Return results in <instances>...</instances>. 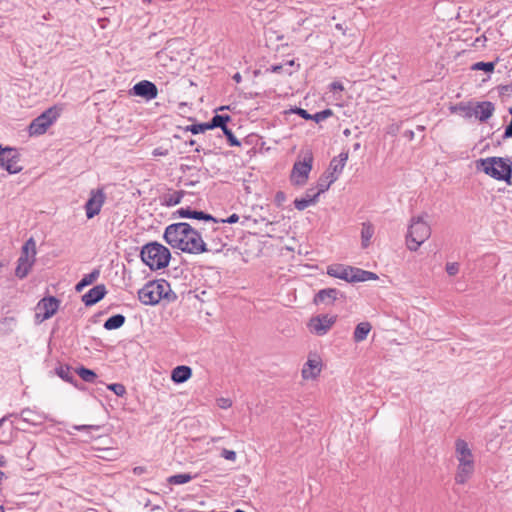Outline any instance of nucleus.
<instances>
[{
	"mask_svg": "<svg viewBox=\"0 0 512 512\" xmlns=\"http://www.w3.org/2000/svg\"><path fill=\"white\" fill-rule=\"evenodd\" d=\"M164 239L171 247L186 253L201 254L208 251L200 232L186 222L167 226Z\"/></svg>",
	"mask_w": 512,
	"mask_h": 512,
	"instance_id": "nucleus-1",
	"label": "nucleus"
},
{
	"mask_svg": "<svg viewBox=\"0 0 512 512\" xmlns=\"http://www.w3.org/2000/svg\"><path fill=\"white\" fill-rule=\"evenodd\" d=\"M138 298L144 305H156L162 299L169 302L176 300L177 296L171 291L166 280H154L146 283L139 291Z\"/></svg>",
	"mask_w": 512,
	"mask_h": 512,
	"instance_id": "nucleus-2",
	"label": "nucleus"
},
{
	"mask_svg": "<svg viewBox=\"0 0 512 512\" xmlns=\"http://www.w3.org/2000/svg\"><path fill=\"white\" fill-rule=\"evenodd\" d=\"M140 256L151 270H160L167 267L171 259L170 250L158 242H150L144 245Z\"/></svg>",
	"mask_w": 512,
	"mask_h": 512,
	"instance_id": "nucleus-3",
	"label": "nucleus"
},
{
	"mask_svg": "<svg viewBox=\"0 0 512 512\" xmlns=\"http://www.w3.org/2000/svg\"><path fill=\"white\" fill-rule=\"evenodd\" d=\"M431 235V228L422 216L413 217L406 236L407 247L416 251Z\"/></svg>",
	"mask_w": 512,
	"mask_h": 512,
	"instance_id": "nucleus-4",
	"label": "nucleus"
},
{
	"mask_svg": "<svg viewBox=\"0 0 512 512\" xmlns=\"http://www.w3.org/2000/svg\"><path fill=\"white\" fill-rule=\"evenodd\" d=\"M480 165L482 170L489 176L497 180H505L509 182L512 175V163L510 160L503 158L491 157L481 159Z\"/></svg>",
	"mask_w": 512,
	"mask_h": 512,
	"instance_id": "nucleus-5",
	"label": "nucleus"
},
{
	"mask_svg": "<svg viewBox=\"0 0 512 512\" xmlns=\"http://www.w3.org/2000/svg\"><path fill=\"white\" fill-rule=\"evenodd\" d=\"M62 109L58 106H52L42 114L32 120L28 127L30 136H39L44 134L49 127L58 119Z\"/></svg>",
	"mask_w": 512,
	"mask_h": 512,
	"instance_id": "nucleus-6",
	"label": "nucleus"
},
{
	"mask_svg": "<svg viewBox=\"0 0 512 512\" xmlns=\"http://www.w3.org/2000/svg\"><path fill=\"white\" fill-rule=\"evenodd\" d=\"M312 163L313 155L311 152H307L302 161L295 162L291 172V182L298 186L304 185L308 180Z\"/></svg>",
	"mask_w": 512,
	"mask_h": 512,
	"instance_id": "nucleus-7",
	"label": "nucleus"
},
{
	"mask_svg": "<svg viewBox=\"0 0 512 512\" xmlns=\"http://www.w3.org/2000/svg\"><path fill=\"white\" fill-rule=\"evenodd\" d=\"M19 160L20 156L15 148H3L0 145V166L2 168L10 174H16L22 170V167L18 165Z\"/></svg>",
	"mask_w": 512,
	"mask_h": 512,
	"instance_id": "nucleus-8",
	"label": "nucleus"
},
{
	"mask_svg": "<svg viewBox=\"0 0 512 512\" xmlns=\"http://www.w3.org/2000/svg\"><path fill=\"white\" fill-rule=\"evenodd\" d=\"M60 301L53 296L41 299L36 306L35 317L39 322L51 318L58 310Z\"/></svg>",
	"mask_w": 512,
	"mask_h": 512,
	"instance_id": "nucleus-9",
	"label": "nucleus"
},
{
	"mask_svg": "<svg viewBox=\"0 0 512 512\" xmlns=\"http://www.w3.org/2000/svg\"><path fill=\"white\" fill-rule=\"evenodd\" d=\"M337 316L328 314L312 317L308 323L310 331L318 336L325 335L335 324Z\"/></svg>",
	"mask_w": 512,
	"mask_h": 512,
	"instance_id": "nucleus-10",
	"label": "nucleus"
},
{
	"mask_svg": "<svg viewBox=\"0 0 512 512\" xmlns=\"http://www.w3.org/2000/svg\"><path fill=\"white\" fill-rule=\"evenodd\" d=\"M105 202V194L102 189L91 190L90 197L85 204L86 216L88 219L98 215Z\"/></svg>",
	"mask_w": 512,
	"mask_h": 512,
	"instance_id": "nucleus-11",
	"label": "nucleus"
},
{
	"mask_svg": "<svg viewBox=\"0 0 512 512\" xmlns=\"http://www.w3.org/2000/svg\"><path fill=\"white\" fill-rule=\"evenodd\" d=\"M132 94L142 97L146 100L155 99L158 95L157 86L148 80H142L136 83L132 88Z\"/></svg>",
	"mask_w": 512,
	"mask_h": 512,
	"instance_id": "nucleus-12",
	"label": "nucleus"
},
{
	"mask_svg": "<svg viewBox=\"0 0 512 512\" xmlns=\"http://www.w3.org/2000/svg\"><path fill=\"white\" fill-rule=\"evenodd\" d=\"M355 270V267L336 264L328 267L327 274L347 282H355Z\"/></svg>",
	"mask_w": 512,
	"mask_h": 512,
	"instance_id": "nucleus-13",
	"label": "nucleus"
},
{
	"mask_svg": "<svg viewBox=\"0 0 512 512\" xmlns=\"http://www.w3.org/2000/svg\"><path fill=\"white\" fill-rule=\"evenodd\" d=\"M322 362L319 356H309L307 362L302 369V377L304 379H315L321 372Z\"/></svg>",
	"mask_w": 512,
	"mask_h": 512,
	"instance_id": "nucleus-14",
	"label": "nucleus"
},
{
	"mask_svg": "<svg viewBox=\"0 0 512 512\" xmlns=\"http://www.w3.org/2000/svg\"><path fill=\"white\" fill-rule=\"evenodd\" d=\"M495 106L490 101L477 102L474 105L473 116L481 122H486L494 113Z\"/></svg>",
	"mask_w": 512,
	"mask_h": 512,
	"instance_id": "nucleus-15",
	"label": "nucleus"
},
{
	"mask_svg": "<svg viewBox=\"0 0 512 512\" xmlns=\"http://www.w3.org/2000/svg\"><path fill=\"white\" fill-rule=\"evenodd\" d=\"M107 293L106 287L103 284H99L90 289L86 294L82 296V301L86 306H92L102 300Z\"/></svg>",
	"mask_w": 512,
	"mask_h": 512,
	"instance_id": "nucleus-16",
	"label": "nucleus"
},
{
	"mask_svg": "<svg viewBox=\"0 0 512 512\" xmlns=\"http://www.w3.org/2000/svg\"><path fill=\"white\" fill-rule=\"evenodd\" d=\"M177 214L182 218H193L197 220H204L207 222H212L213 224L219 223L218 219L213 217L211 214L205 213L203 211L191 210L189 207L180 208L177 211Z\"/></svg>",
	"mask_w": 512,
	"mask_h": 512,
	"instance_id": "nucleus-17",
	"label": "nucleus"
},
{
	"mask_svg": "<svg viewBox=\"0 0 512 512\" xmlns=\"http://www.w3.org/2000/svg\"><path fill=\"white\" fill-rule=\"evenodd\" d=\"M338 296H343V294L337 290L336 288H326L320 290L314 297V303L320 304L324 303L326 305L332 304Z\"/></svg>",
	"mask_w": 512,
	"mask_h": 512,
	"instance_id": "nucleus-18",
	"label": "nucleus"
},
{
	"mask_svg": "<svg viewBox=\"0 0 512 512\" xmlns=\"http://www.w3.org/2000/svg\"><path fill=\"white\" fill-rule=\"evenodd\" d=\"M456 457L459 464L474 463L473 455L466 441L458 439L455 443Z\"/></svg>",
	"mask_w": 512,
	"mask_h": 512,
	"instance_id": "nucleus-19",
	"label": "nucleus"
},
{
	"mask_svg": "<svg viewBox=\"0 0 512 512\" xmlns=\"http://www.w3.org/2000/svg\"><path fill=\"white\" fill-rule=\"evenodd\" d=\"M347 160H348V152L340 153L338 155V157H334L331 160L326 172L331 175H337V177H338L341 174L342 170L344 169Z\"/></svg>",
	"mask_w": 512,
	"mask_h": 512,
	"instance_id": "nucleus-20",
	"label": "nucleus"
},
{
	"mask_svg": "<svg viewBox=\"0 0 512 512\" xmlns=\"http://www.w3.org/2000/svg\"><path fill=\"white\" fill-rule=\"evenodd\" d=\"M36 242L33 238H29L22 247L21 256L18 261L35 262Z\"/></svg>",
	"mask_w": 512,
	"mask_h": 512,
	"instance_id": "nucleus-21",
	"label": "nucleus"
},
{
	"mask_svg": "<svg viewBox=\"0 0 512 512\" xmlns=\"http://www.w3.org/2000/svg\"><path fill=\"white\" fill-rule=\"evenodd\" d=\"M319 195L320 194L318 192L312 193V189H309L306 192L305 197L295 199L294 206L297 210L303 211L309 206L315 204Z\"/></svg>",
	"mask_w": 512,
	"mask_h": 512,
	"instance_id": "nucleus-22",
	"label": "nucleus"
},
{
	"mask_svg": "<svg viewBox=\"0 0 512 512\" xmlns=\"http://www.w3.org/2000/svg\"><path fill=\"white\" fill-rule=\"evenodd\" d=\"M192 375V369L189 366L181 365L172 370L171 379L175 383H184Z\"/></svg>",
	"mask_w": 512,
	"mask_h": 512,
	"instance_id": "nucleus-23",
	"label": "nucleus"
},
{
	"mask_svg": "<svg viewBox=\"0 0 512 512\" xmlns=\"http://www.w3.org/2000/svg\"><path fill=\"white\" fill-rule=\"evenodd\" d=\"M474 463H462L458 465L455 481L458 484H464L473 474Z\"/></svg>",
	"mask_w": 512,
	"mask_h": 512,
	"instance_id": "nucleus-24",
	"label": "nucleus"
},
{
	"mask_svg": "<svg viewBox=\"0 0 512 512\" xmlns=\"http://www.w3.org/2000/svg\"><path fill=\"white\" fill-rule=\"evenodd\" d=\"M374 235V226L370 222H365L362 224L361 229V246L366 249L370 243L371 239Z\"/></svg>",
	"mask_w": 512,
	"mask_h": 512,
	"instance_id": "nucleus-25",
	"label": "nucleus"
},
{
	"mask_svg": "<svg viewBox=\"0 0 512 512\" xmlns=\"http://www.w3.org/2000/svg\"><path fill=\"white\" fill-rule=\"evenodd\" d=\"M371 328L372 327L369 322L359 323L354 330V334H353L354 341L357 343L364 341L367 338L369 332L371 331Z\"/></svg>",
	"mask_w": 512,
	"mask_h": 512,
	"instance_id": "nucleus-26",
	"label": "nucleus"
},
{
	"mask_svg": "<svg viewBox=\"0 0 512 512\" xmlns=\"http://www.w3.org/2000/svg\"><path fill=\"white\" fill-rule=\"evenodd\" d=\"M452 113L459 114L465 118L473 117L474 106L471 103H458L450 107Z\"/></svg>",
	"mask_w": 512,
	"mask_h": 512,
	"instance_id": "nucleus-27",
	"label": "nucleus"
},
{
	"mask_svg": "<svg viewBox=\"0 0 512 512\" xmlns=\"http://www.w3.org/2000/svg\"><path fill=\"white\" fill-rule=\"evenodd\" d=\"M337 180V175H331L327 172L321 175L317 182V189L318 193H324L327 191L332 183H334Z\"/></svg>",
	"mask_w": 512,
	"mask_h": 512,
	"instance_id": "nucleus-28",
	"label": "nucleus"
},
{
	"mask_svg": "<svg viewBox=\"0 0 512 512\" xmlns=\"http://www.w3.org/2000/svg\"><path fill=\"white\" fill-rule=\"evenodd\" d=\"M20 417L23 421L30 423L32 425L41 424L43 421V416L36 413L31 409H23L20 413Z\"/></svg>",
	"mask_w": 512,
	"mask_h": 512,
	"instance_id": "nucleus-29",
	"label": "nucleus"
},
{
	"mask_svg": "<svg viewBox=\"0 0 512 512\" xmlns=\"http://www.w3.org/2000/svg\"><path fill=\"white\" fill-rule=\"evenodd\" d=\"M125 323V317L122 314H116L111 317H109L105 323L104 328L106 330H114L118 329Z\"/></svg>",
	"mask_w": 512,
	"mask_h": 512,
	"instance_id": "nucleus-30",
	"label": "nucleus"
},
{
	"mask_svg": "<svg viewBox=\"0 0 512 512\" xmlns=\"http://www.w3.org/2000/svg\"><path fill=\"white\" fill-rule=\"evenodd\" d=\"M99 277V271L93 270L91 273L84 275L80 282L77 283L75 289L77 292L83 290L84 287L92 284Z\"/></svg>",
	"mask_w": 512,
	"mask_h": 512,
	"instance_id": "nucleus-31",
	"label": "nucleus"
},
{
	"mask_svg": "<svg viewBox=\"0 0 512 512\" xmlns=\"http://www.w3.org/2000/svg\"><path fill=\"white\" fill-rule=\"evenodd\" d=\"M230 116L229 115H219V114H216L215 116H213V118L211 119V121L208 124L207 127H209V129H213V128H216V127H219L222 129V131L224 130V128H227V122L230 121Z\"/></svg>",
	"mask_w": 512,
	"mask_h": 512,
	"instance_id": "nucleus-32",
	"label": "nucleus"
},
{
	"mask_svg": "<svg viewBox=\"0 0 512 512\" xmlns=\"http://www.w3.org/2000/svg\"><path fill=\"white\" fill-rule=\"evenodd\" d=\"M33 264V262L18 261L15 269V275L20 279L25 278L30 272Z\"/></svg>",
	"mask_w": 512,
	"mask_h": 512,
	"instance_id": "nucleus-33",
	"label": "nucleus"
},
{
	"mask_svg": "<svg viewBox=\"0 0 512 512\" xmlns=\"http://www.w3.org/2000/svg\"><path fill=\"white\" fill-rule=\"evenodd\" d=\"M77 375L85 382L93 383L97 377L96 373L88 368L79 367L76 369Z\"/></svg>",
	"mask_w": 512,
	"mask_h": 512,
	"instance_id": "nucleus-34",
	"label": "nucleus"
},
{
	"mask_svg": "<svg viewBox=\"0 0 512 512\" xmlns=\"http://www.w3.org/2000/svg\"><path fill=\"white\" fill-rule=\"evenodd\" d=\"M355 282H364L368 280H376L378 276L370 271H365L360 268H356L355 270Z\"/></svg>",
	"mask_w": 512,
	"mask_h": 512,
	"instance_id": "nucleus-35",
	"label": "nucleus"
},
{
	"mask_svg": "<svg viewBox=\"0 0 512 512\" xmlns=\"http://www.w3.org/2000/svg\"><path fill=\"white\" fill-rule=\"evenodd\" d=\"M185 192L184 191H175L171 194L165 196V203L167 206H174L181 202Z\"/></svg>",
	"mask_w": 512,
	"mask_h": 512,
	"instance_id": "nucleus-36",
	"label": "nucleus"
},
{
	"mask_svg": "<svg viewBox=\"0 0 512 512\" xmlns=\"http://www.w3.org/2000/svg\"><path fill=\"white\" fill-rule=\"evenodd\" d=\"M191 479L192 476L188 473L176 474L168 478V483L174 485L185 484L189 482Z\"/></svg>",
	"mask_w": 512,
	"mask_h": 512,
	"instance_id": "nucleus-37",
	"label": "nucleus"
},
{
	"mask_svg": "<svg viewBox=\"0 0 512 512\" xmlns=\"http://www.w3.org/2000/svg\"><path fill=\"white\" fill-rule=\"evenodd\" d=\"M495 69V62H476L471 66V70H482L487 73H492Z\"/></svg>",
	"mask_w": 512,
	"mask_h": 512,
	"instance_id": "nucleus-38",
	"label": "nucleus"
},
{
	"mask_svg": "<svg viewBox=\"0 0 512 512\" xmlns=\"http://www.w3.org/2000/svg\"><path fill=\"white\" fill-rule=\"evenodd\" d=\"M286 66H289V67H292L294 66V61L293 60H290L288 62H286L285 64H278V65H273L271 66V68L267 69V71H270L272 73H281V72H285L287 73L288 75H291L292 74V71L287 69Z\"/></svg>",
	"mask_w": 512,
	"mask_h": 512,
	"instance_id": "nucleus-39",
	"label": "nucleus"
},
{
	"mask_svg": "<svg viewBox=\"0 0 512 512\" xmlns=\"http://www.w3.org/2000/svg\"><path fill=\"white\" fill-rule=\"evenodd\" d=\"M107 388L111 391H113L117 396L122 397L126 393V388L123 384L120 383H113L109 384Z\"/></svg>",
	"mask_w": 512,
	"mask_h": 512,
	"instance_id": "nucleus-40",
	"label": "nucleus"
},
{
	"mask_svg": "<svg viewBox=\"0 0 512 512\" xmlns=\"http://www.w3.org/2000/svg\"><path fill=\"white\" fill-rule=\"evenodd\" d=\"M57 374L59 375L60 378H62L63 380L67 381V382H70L72 383L73 381V375L69 369V367H66V368H63L61 367L60 369H58L57 371Z\"/></svg>",
	"mask_w": 512,
	"mask_h": 512,
	"instance_id": "nucleus-41",
	"label": "nucleus"
},
{
	"mask_svg": "<svg viewBox=\"0 0 512 512\" xmlns=\"http://www.w3.org/2000/svg\"><path fill=\"white\" fill-rule=\"evenodd\" d=\"M332 115V111L330 109L323 110L321 112H318L314 115H312V120H314L316 123H319L328 117Z\"/></svg>",
	"mask_w": 512,
	"mask_h": 512,
	"instance_id": "nucleus-42",
	"label": "nucleus"
},
{
	"mask_svg": "<svg viewBox=\"0 0 512 512\" xmlns=\"http://www.w3.org/2000/svg\"><path fill=\"white\" fill-rule=\"evenodd\" d=\"M223 133L224 135L227 137V140L229 142V144L231 146H239L240 145V142L238 141V139L235 137L234 133L231 131V129H229L228 127L227 128H224L223 130Z\"/></svg>",
	"mask_w": 512,
	"mask_h": 512,
	"instance_id": "nucleus-43",
	"label": "nucleus"
},
{
	"mask_svg": "<svg viewBox=\"0 0 512 512\" xmlns=\"http://www.w3.org/2000/svg\"><path fill=\"white\" fill-rule=\"evenodd\" d=\"M207 126H208L207 123L193 124L188 128V130H190L193 134H198V133H202L206 130H209V127H207Z\"/></svg>",
	"mask_w": 512,
	"mask_h": 512,
	"instance_id": "nucleus-44",
	"label": "nucleus"
},
{
	"mask_svg": "<svg viewBox=\"0 0 512 512\" xmlns=\"http://www.w3.org/2000/svg\"><path fill=\"white\" fill-rule=\"evenodd\" d=\"M446 272L450 276H454L459 272V264L457 262H450L446 264Z\"/></svg>",
	"mask_w": 512,
	"mask_h": 512,
	"instance_id": "nucleus-45",
	"label": "nucleus"
},
{
	"mask_svg": "<svg viewBox=\"0 0 512 512\" xmlns=\"http://www.w3.org/2000/svg\"><path fill=\"white\" fill-rule=\"evenodd\" d=\"M217 405L221 409H228L232 406V401L229 398H219Z\"/></svg>",
	"mask_w": 512,
	"mask_h": 512,
	"instance_id": "nucleus-46",
	"label": "nucleus"
},
{
	"mask_svg": "<svg viewBox=\"0 0 512 512\" xmlns=\"http://www.w3.org/2000/svg\"><path fill=\"white\" fill-rule=\"evenodd\" d=\"M221 456L226 460L235 461L236 453L233 450L223 449L221 452Z\"/></svg>",
	"mask_w": 512,
	"mask_h": 512,
	"instance_id": "nucleus-47",
	"label": "nucleus"
},
{
	"mask_svg": "<svg viewBox=\"0 0 512 512\" xmlns=\"http://www.w3.org/2000/svg\"><path fill=\"white\" fill-rule=\"evenodd\" d=\"M509 112L511 114V120H510V123L505 128V131L503 134L504 139L512 138V108H510Z\"/></svg>",
	"mask_w": 512,
	"mask_h": 512,
	"instance_id": "nucleus-48",
	"label": "nucleus"
},
{
	"mask_svg": "<svg viewBox=\"0 0 512 512\" xmlns=\"http://www.w3.org/2000/svg\"><path fill=\"white\" fill-rule=\"evenodd\" d=\"M218 221L222 222V223L234 224L239 221V216L234 213V214L230 215L228 218L220 219V220L218 219Z\"/></svg>",
	"mask_w": 512,
	"mask_h": 512,
	"instance_id": "nucleus-49",
	"label": "nucleus"
},
{
	"mask_svg": "<svg viewBox=\"0 0 512 512\" xmlns=\"http://www.w3.org/2000/svg\"><path fill=\"white\" fill-rule=\"evenodd\" d=\"M296 113L306 120H312V115L302 108H297Z\"/></svg>",
	"mask_w": 512,
	"mask_h": 512,
	"instance_id": "nucleus-50",
	"label": "nucleus"
},
{
	"mask_svg": "<svg viewBox=\"0 0 512 512\" xmlns=\"http://www.w3.org/2000/svg\"><path fill=\"white\" fill-rule=\"evenodd\" d=\"M75 429H77V430H88V429L99 430L100 426L99 425H80V426H75Z\"/></svg>",
	"mask_w": 512,
	"mask_h": 512,
	"instance_id": "nucleus-51",
	"label": "nucleus"
},
{
	"mask_svg": "<svg viewBox=\"0 0 512 512\" xmlns=\"http://www.w3.org/2000/svg\"><path fill=\"white\" fill-rule=\"evenodd\" d=\"M6 465V459L3 455H0V467H3ZM5 477V473L0 470V480Z\"/></svg>",
	"mask_w": 512,
	"mask_h": 512,
	"instance_id": "nucleus-52",
	"label": "nucleus"
},
{
	"mask_svg": "<svg viewBox=\"0 0 512 512\" xmlns=\"http://www.w3.org/2000/svg\"><path fill=\"white\" fill-rule=\"evenodd\" d=\"M145 472H146V468H145V467H143V466H137V467H135V468L133 469V473H134L135 475H141V474H143V473H145Z\"/></svg>",
	"mask_w": 512,
	"mask_h": 512,
	"instance_id": "nucleus-53",
	"label": "nucleus"
},
{
	"mask_svg": "<svg viewBox=\"0 0 512 512\" xmlns=\"http://www.w3.org/2000/svg\"><path fill=\"white\" fill-rule=\"evenodd\" d=\"M258 221L265 222L266 224H273L276 222L274 219L271 220V219H269L267 217H263V216L260 217V220H257V219L254 220L255 223H257Z\"/></svg>",
	"mask_w": 512,
	"mask_h": 512,
	"instance_id": "nucleus-54",
	"label": "nucleus"
},
{
	"mask_svg": "<svg viewBox=\"0 0 512 512\" xmlns=\"http://www.w3.org/2000/svg\"><path fill=\"white\" fill-rule=\"evenodd\" d=\"M331 89L332 90H341L342 91L343 90V85L341 83H339V82H333L331 84Z\"/></svg>",
	"mask_w": 512,
	"mask_h": 512,
	"instance_id": "nucleus-55",
	"label": "nucleus"
},
{
	"mask_svg": "<svg viewBox=\"0 0 512 512\" xmlns=\"http://www.w3.org/2000/svg\"><path fill=\"white\" fill-rule=\"evenodd\" d=\"M153 154H154L155 156H158V155H166V153H165V152L160 151V149H158V148H157V149H155V150L153 151Z\"/></svg>",
	"mask_w": 512,
	"mask_h": 512,
	"instance_id": "nucleus-56",
	"label": "nucleus"
},
{
	"mask_svg": "<svg viewBox=\"0 0 512 512\" xmlns=\"http://www.w3.org/2000/svg\"><path fill=\"white\" fill-rule=\"evenodd\" d=\"M405 135H406L410 140H412V139L414 138V132H413V131H411V130H410V131H407V132L405 133Z\"/></svg>",
	"mask_w": 512,
	"mask_h": 512,
	"instance_id": "nucleus-57",
	"label": "nucleus"
},
{
	"mask_svg": "<svg viewBox=\"0 0 512 512\" xmlns=\"http://www.w3.org/2000/svg\"><path fill=\"white\" fill-rule=\"evenodd\" d=\"M233 79L239 83L241 81V75L239 73H236L234 76H233Z\"/></svg>",
	"mask_w": 512,
	"mask_h": 512,
	"instance_id": "nucleus-58",
	"label": "nucleus"
},
{
	"mask_svg": "<svg viewBox=\"0 0 512 512\" xmlns=\"http://www.w3.org/2000/svg\"><path fill=\"white\" fill-rule=\"evenodd\" d=\"M283 197H284L283 193H281V192L277 193V195H276L277 199H283Z\"/></svg>",
	"mask_w": 512,
	"mask_h": 512,
	"instance_id": "nucleus-59",
	"label": "nucleus"
},
{
	"mask_svg": "<svg viewBox=\"0 0 512 512\" xmlns=\"http://www.w3.org/2000/svg\"><path fill=\"white\" fill-rule=\"evenodd\" d=\"M417 130L423 132L425 130V127L419 125V126H417Z\"/></svg>",
	"mask_w": 512,
	"mask_h": 512,
	"instance_id": "nucleus-60",
	"label": "nucleus"
},
{
	"mask_svg": "<svg viewBox=\"0 0 512 512\" xmlns=\"http://www.w3.org/2000/svg\"><path fill=\"white\" fill-rule=\"evenodd\" d=\"M344 135L349 136L350 135V130L349 129L344 130Z\"/></svg>",
	"mask_w": 512,
	"mask_h": 512,
	"instance_id": "nucleus-61",
	"label": "nucleus"
},
{
	"mask_svg": "<svg viewBox=\"0 0 512 512\" xmlns=\"http://www.w3.org/2000/svg\"><path fill=\"white\" fill-rule=\"evenodd\" d=\"M336 28H337L338 30H343L342 24H337V25H336Z\"/></svg>",
	"mask_w": 512,
	"mask_h": 512,
	"instance_id": "nucleus-62",
	"label": "nucleus"
},
{
	"mask_svg": "<svg viewBox=\"0 0 512 512\" xmlns=\"http://www.w3.org/2000/svg\"><path fill=\"white\" fill-rule=\"evenodd\" d=\"M0 512H5V509L2 505H0Z\"/></svg>",
	"mask_w": 512,
	"mask_h": 512,
	"instance_id": "nucleus-63",
	"label": "nucleus"
},
{
	"mask_svg": "<svg viewBox=\"0 0 512 512\" xmlns=\"http://www.w3.org/2000/svg\"><path fill=\"white\" fill-rule=\"evenodd\" d=\"M359 147H360V144H359V143H357V144H355V145H354V148H355V149H358Z\"/></svg>",
	"mask_w": 512,
	"mask_h": 512,
	"instance_id": "nucleus-64",
	"label": "nucleus"
}]
</instances>
